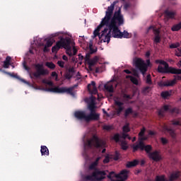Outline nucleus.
I'll use <instances>...</instances> for the list:
<instances>
[{"label":"nucleus","instance_id":"obj_1","mask_svg":"<svg viewBox=\"0 0 181 181\" xmlns=\"http://www.w3.org/2000/svg\"><path fill=\"white\" fill-rule=\"evenodd\" d=\"M101 160V157H98L94 162H93L88 167L89 170H94L91 175H86V180L90 181H103L105 179L107 173L105 170H100L97 168L98 163Z\"/></svg>","mask_w":181,"mask_h":181},{"label":"nucleus","instance_id":"obj_2","mask_svg":"<svg viewBox=\"0 0 181 181\" xmlns=\"http://www.w3.org/2000/svg\"><path fill=\"white\" fill-rule=\"evenodd\" d=\"M107 142L103 139H99L96 135H93L90 139L87 140L84 143V151H88V149H93L95 148L96 149H103L102 153H105L107 149Z\"/></svg>","mask_w":181,"mask_h":181},{"label":"nucleus","instance_id":"obj_3","mask_svg":"<svg viewBox=\"0 0 181 181\" xmlns=\"http://www.w3.org/2000/svg\"><path fill=\"white\" fill-rule=\"evenodd\" d=\"M70 43H71L70 39L60 37L59 40L57 41L56 45L52 47V53H57L59 49H66V50H70L71 49Z\"/></svg>","mask_w":181,"mask_h":181},{"label":"nucleus","instance_id":"obj_4","mask_svg":"<svg viewBox=\"0 0 181 181\" xmlns=\"http://www.w3.org/2000/svg\"><path fill=\"white\" fill-rule=\"evenodd\" d=\"M78 85H75L70 88L62 87L59 88V86H55L54 88H45V91H49V93H55L57 94H63L66 93V94H70V95H74L73 93V90L77 87Z\"/></svg>","mask_w":181,"mask_h":181},{"label":"nucleus","instance_id":"obj_5","mask_svg":"<svg viewBox=\"0 0 181 181\" xmlns=\"http://www.w3.org/2000/svg\"><path fill=\"white\" fill-rule=\"evenodd\" d=\"M135 64L136 67L139 70L143 76L146 74V72L148 71V67H151V60L147 59L146 63H145V61L140 58L136 59Z\"/></svg>","mask_w":181,"mask_h":181},{"label":"nucleus","instance_id":"obj_6","mask_svg":"<svg viewBox=\"0 0 181 181\" xmlns=\"http://www.w3.org/2000/svg\"><path fill=\"white\" fill-rule=\"evenodd\" d=\"M124 16L121 13V8L115 12L113 17L110 20L108 25L115 26H122L124 25Z\"/></svg>","mask_w":181,"mask_h":181},{"label":"nucleus","instance_id":"obj_7","mask_svg":"<svg viewBox=\"0 0 181 181\" xmlns=\"http://www.w3.org/2000/svg\"><path fill=\"white\" fill-rule=\"evenodd\" d=\"M35 69L36 71L30 74V78H40L41 76H47V74H49V71L47 69H45L43 64H35Z\"/></svg>","mask_w":181,"mask_h":181},{"label":"nucleus","instance_id":"obj_8","mask_svg":"<svg viewBox=\"0 0 181 181\" xmlns=\"http://www.w3.org/2000/svg\"><path fill=\"white\" fill-rule=\"evenodd\" d=\"M157 71L158 73H165V74H181V69L173 68L172 66H169V65H164L163 66L159 65L158 66Z\"/></svg>","mask_w":181,"mask_h":181},{"label":"nucleus","instance_id":"obj_9","mask_svg":"<svg viewBox=\"0 0 181 181\" xmlns=\"http://www.w3.org/2000/svg\"><path fill=\"white\" fill-rule=\"evenodd\" d=\"M133 152H136L139 149L140 151H145V152L148 154V156L151 155L152 153V146L149 144L145 145V144H143L142 142H140V144H134L132 146Z\"/></svg>","mask_w":181,"mask_h":181},{"label":"nucleus","instance_id":"obj_10","mask_svg":"<svg viewBox=\"0 0 181 181\" xmlns=\"http://www.w3.org/2000/svg\"><path fill=\"white\" fill-rule=\"evenodd\" d=\"M109 28L108 33H110V35L112 37H115L116 39H122V35H121V30H119V28H118V25H112L110 24H108L107 25Z\"/></svg>","mask_w":181,"mask_h":181},{"label":"nucleus","instance_id":"obj_11","mask_svg":"<svg viewBox=\"0 0 181 181\" xmlns=\"http://www.w3.org/2000/svg\"><path fill=\"white\" fill-rule=\"evenodd\" d=\"M149 30H152L153 33L154 35L153 42L156 43V45H158V43H160L161 37H160V30L159 29H157L153 25H151L147 29V33H149Z\"/></svg>","mask_w":181,"mask_h":181},{"label":"nucleus","instance_id":"obj_12","mask_svg":"<svg viewBox=\"0 0 181 181\" xmlns=\"http://www.w3.org/2000/svg\"><path fill=\"white\" fill-rule=\"evenodd\" d=\"M115 8V7L112 6V4L107 7V10L105 12V16L102 20L103 22H105V23H107L108 25V23L111 21V17L112 16Z\"/></svg>","mask_w":181,"mask_h":181},{"label":"nucleus","instance_id":"obj_13","mask_svg":"<svg viewBox=\"0 0 181 181\" xmlns=\"http://www.w3.org/2000/svg\"><path fill=\"white\" fill-rule=\"evenodd\" d=\"M115 105L117 107L115 108V115L119 117V115H121V112L124 110V103L119 100H115Z\"/></svg>","mask_w":181,"mask_h":181},{"label":"nucleus","instance_id":"obj_14","mask_svg":"<svg viewBox=\"0 0 181 181\" xmlns=\"http://www.w3.org/2000/svg\"><path fill=\"white\" fill-rule=\"evenodd\" d=\"M74 117L76 119L79 121H86L87 122V115H86V111L77 110L74 112Z\"/></svg>","mask_w":181,"mask_h":181},{"label":"nucleus","instance_id":"obj_15","mask_svg":"<svg viewBox=\"0 0 181 181\" xmlns=\"http://www.w3.org/2000/svg\"><path fill=\"white\" fill-rule=\"evenodd\" d=\"M149 159H152L154 162H159V160H162V156L160 155V152L158 151H154L148 155Z\"/></svg>","mask_w":181,"mask_h":181},{"label":"nucleus","instance_id":"obj_16","mask_svg":"<svg viewBox=\"0 0 181 181\" xmlns=\"http://www.w3.org/2000/svg\"><path fill=\"white\" fill-rule=\"evenodd\" d=\"M117 180L115 181H126L128 179V170H123L120 173L116 175Z\"/></svg>","mask_w":181,"mask_h":181},{"label":"nucleus","instance_id":"obj_17","mask_svg":"<svg viewBox=\"0 0 181 181\" xmlns=\"http://www.w3.org/2000/svg\"><path fill=\"white\" fill-rule=\"evenodd\" d=\"M103 26H108V24L105 21H102L100 24L93 31L94 37H97V36H99V39H101L102 37H101V35H100V31L101 30V28H103Z\"/></svg>","mask_w":181,"mask_h":181},{"label":"nucleus","instance_id":"obj_18","mask_svg":"<svg viewBox=\"0 0 181 181\" xmlns=\"http://www.w3.org/2000/svg\"><path fill=\"white\" fill-rule=\"evenodd\" d=\"M88 90L90 94H93L94 95L98 94V90H97V86H95V81H92L91 83L88 85Z\"/></svg>","mask_w":181,"mask_h":181},{"label":"nucleus","instance_id":"obj_19","mask_svg":"<svg viewBox=\"0 0 181 181\" xmlns=\"http://www.w3.org/2000/svg\"><path fill=\"white\" fill-rule=\"evenodd\" d=\"M169 112V105H165L161 108L158 110V115L160 118H163L165 117V114Z\"/></svg>","mask_w":181,"mask_h":181},{"label":"nucleus","instance_id":"obj_20","mask_svg":"<svg viewBox=\"0 0 181 181\" xmlns=\"http://www.w3.org/2000/svg\"><path fill=\"white\" fill-rule=\"evenodd\" d=\"M87 122L90 121H100V113H90L87 115Z\"/></svg>","mask_w":181,"mask_h":181},{"label":"nucleus","instance_id":"obj_21","mask_svg":"<svg viewBox=\"0 0 181 181\" xmlns=\"http://www.w3.org/2000/svg\"><path fill=\"white\" fill-rule=\"evenodd\" d=\"M74 73H76V70H74V68L70 67L65 73V78L66 80H71V78H73V76H74Z\"/></svg>","mask_w":181,"mask_h":181},{"label":"nucleus","instance_id":"obj_22","mask_svg":"<svg viewBox=\"0 0 181 181\" xmlns=\"http://www.w3.org/2000/svg\"><path fill=\"white\" fill-rule=\"evenodd\" d=\"M159 87H172L175 86V81H160L158 83Z\"/></svg>","mask_w":181,"mask_h":181},{"label":"nucleus","instance_id":"obj_23","mask_svg":"<svg viewBox=\"0 0 181 181\" xmlns=\"http://www.w3.org/2000/svg\"><path fill=\"white\" fill-rule=\"evenodd\" d=\"M104 88L107 93H110V97H112V93H114V85L112 83H107L104 85Z\"/></svg>","mask_w":181,"mask_h":181},{"label":"nucleus","instance_id":"obj_24","mask_svg":"<svg viewBox=\"0 0 181 181\" xmlns=\"http://www.w3.org/2000/svg\"><path fill=\"white\" fill-rule=\"evenodd\" d=\"M163 129L170 135L173 139H175L176 138V133L175 132V130H173L172 128L168 127L167 125H164Z\"/></svg>","mask_w":181,"mask_h":181},{"label":"nucleus","instance_id":"obj_25","mask_svg":"<svg viewBox=\"0 0 181 181\" xmlns=\"http://www.w3.org/2000/svg\"><path fill=\"white\" fill-rule=\"evenodd\" d=\"M3 73H4L5 74H8V76H10L11 77H13L14 78H17L18 80H20L21 81H22V83H24L25 84H29V82H28L23 78H21V77H19V76L18 75H15L13 74L7 72L6 71H3Z\"/></svg>","mask_w":181,"mask_h":181},{"label":"nucleus","instance_id":"obj_26","mask_svg":"<svg viewBox=\"0 0 181 181\" xmlns=\"http://www.w3.org/2000/svg\"><path fill=\"white\" fill-rule=\"evenodd\" d=\"M95 108H97V107L95 106V103H94V101H92V102L88 103V109L90 111V114H98L95 112Z\"/></svg>","mask_w":181,"mask_h":181},{"label":"nucleus","instance_id":"obj_27","mask_svg":"<svg viewBox=\"0 0 181 181\" xmlns=\"http://www.w3.org/2000/svg\"><path fill=\"white\" fill-rule=\"evenodd\" d=\"M139 165V160H134L133 161H128L126 164V168L131 169V168H135V166H138Z\"/></svg>","mask_w":181,"mask_h":181},{"label":"nucleus","instance_id":"obj_28","mask_svg":"<svg viewBox=\"0 0 181 181\" xmlns=\"http://www.w3.org/2000/svg\"><path fill=\"white\" fill-rule=\"evenodd\" d=\"M179 176H180V171H175L170 174L169 177V181H175L177 179H179Z\"/></svg>","mask_w":181,"mask_h":181},{"label":"nucleus","instance_id":"obj_29","mask_svg":"<svg viewBox=\"0 0 181 181\" xmlns=\"http://www.w3.org/2000/svg\"><path fill=\"white\" fill-rule=\"evenodd\" d=\"M111 40V35H110V33H107L105 35L103 36L100 39V43H110V41Z\"/></svg>","mask_w":181,"mask_h":181},{"label":"nucleus","instance_id":"obj_30","mask_svg":"<svg viewBox=\"0 0 181 181\" xmlns=\"http://www.w3.org/2000/svg\"><path fill=\"white\" fill-rule=\"evenodd\" d=\"M175 15H176V13H175L173 11H170L168 10H166L165 11V16L167 19H174Z\"/></svg>","mask_w":181,"mask_h":181},{"label":"nucleus","instance_id":"obj_31","mask_svg":"<svg viewBox=\"0 0 181 181\" xmlns=\"http://www.w3.org/2000/svg\"><path fill=\"white\" fill-rule=\"evenodd\" d=\"M134 114V110L132 107H128L124 110V118H128L129 115H132Z\"/></svg>","mask_w":181,"mask_h":181},{"label":"nucleus","instance_id":"obj_32","mask_svg":"<svg viewBox=\"0 0 181 181\" xmlns=\"http://www.w3.org/2000/svg\"><path fill=\"white\" fill-rule=\"evenodd\" d=\"M40 152L42 156H49V148L46 146H41Z\"/></svg>","mask_w":181,"mask_h":181},{"label":"nucleus","instance_id":"obj_33","mask_svg":"<svg viewBox=\"0 0 181 181\" xmlns=\"http://www.w3.org/2000/svg\"><path fill=\"white\" fill-rule=\"evenodd\" d=\"M97 62H98V58L95 57L92 59H89V61L86 63L88 64V66H90V67H93V66H95V63H97Z\"/></svg>","mask_w":181,"mask_h":181},{"label":"nucleus","instance_id":"obj_34","mask_svg":"<svg viewBox=\"0 0 181 181\" xmlns=\"http://www.w3.org/2000/svg\"><path fill=\"white\" fill-rule=\"evenodd\" d=\"M162 98H164V100H166V98H168V97H170V95H172V90H170V92L168 90L165 91H163L160 94Z\"/></svg>","mask_w":181,"mask_h":181},{"label":"nucleus","instance_id":"obj_35","mask_svg":"<svg viewBox=\"0 0 181 181\" xmlns=\"http://www.w3.org/2000/svg\"><path fill=\"white\" fill-rule=\"evenodd\" d=\"M180 29H181V22L173 25L171 28V30L173 32H179V30H180Z\"/></svg>","mask_w":181,"mask_h":181},{"label":"nucleus","instance_id":"obj_36","mask_svg":"<svg viewBox=\"0 0 181 181\" xmlns=\"http://www.w3.org/2000/svg\"><path fill=\"white\" fill-rule=\"evenodd\" d=\"M127 78H129L130 81H132V83H133V84H135V86H138L139 82H138V79L132 76H126Z\"/></svg>","mask_w":181,"mask_h":181},{"label":"nucleus","instance_id":"obj_37","mask_svg":"<svg viewBox=\"0 0 181 181\" xmlns=\"http://www.w3.org/2000/svg\"><path fill=\"white\" fill-rule=\"evenodd\" d=\"M119 145L123 151H127V149H128V144L127 143V141L122 140L120 141Z\"/></svg>","mask_w":181,"mask_h":181},{"label":"nucleus","instance_id":"obj_38","mask_svg":"<svg viewBox=\"0 0 181 181\" xmlns=\"http://www.w3.org/2000/svg\"><path fill=\"white\" fill-rule=\"evenodd\" d=\"M45 66L48 67V69H51V70H54L56 69V65L53 64V62H46Z\"/></svg>","mask_w":181,"mask_h":181},{"label":"nucleus","instance_id":"obj_39","mask_svg":"<svg viewBox=\"0 0 181 181\" xmlns=\"http://www.w3.org/2000/svg\"><path fill=\"white\" fill-rule=\"evenodd\" d=\"M89 50L90 54H94V53H97V47L93 48V44H89Z\"/></svg>","mask_w":181,"mask_h":181},{"label":"nucleus","instance_id":"obj_40","mask_svg":"<svg viewBox=\"0 0 181 181\" xmlns=\"http://www.w3.org/2000/svg\"><path fill=\"white\" fill-rule=\"evenodd\" d=\"M155 181H168L165 175H156Z\"/></svg>","mask_w":181,"mask_h":181},{"label":"nucleus","instance_id":"obj_41","mask_svg":"<svg viewBox=\"0 0 181 181\" xmlns=\"http://www.w3.org/2000/svg\"><path fill=\"white\" fill-rule=\"evenodd\" d=\"M155 63H156V64H163V66H168V65H169V64H168V62H166L162 59H157L155 61Z\"/></svg>","mask_w":181,"mask_h":181},{"label":"nucleus","instance_id":"obj_42","mask_svg":"<svg viewBox=\"0 0 181 181\" xmlns=\"http://www.w3.org/2000/svg\"><path fill=\"white\" fill-rule=\"evenodd\" d=\"M168 112H170V114H179L180 111H179V109H177V107H174V108L169 107Z\"/></svg>","mask_w":181,"mask_h":181},{"label":"nucleus","instance_id":"obj_43","mask_svg":"<svg viewBox=\"0 0 181 181\" xmlns=\"http://www.w3.org/2000/svg\"><path fill=\"white\" fill-rule=\"evenodd\" d=\"M122 35V37L124 38H126V39H128L129 37V33H128V31L127 30H124V32H121V34Z\"/></svg>","mask_w":181,"mask_h":181},{"label":"nucleus","instance_id":"obj_44","mask_svg":"<svg viewBox=\"0 0 181 181\" xmlns=\"http://www.w3.org/2000/svg\"><path fill=\"white\" fill-rule=\"evenodd\" d=\"M150 92H151V87H149V86H146L142 90V93L145 94V95L149 93Z\"/></svg>","mask_w":181,"mask_h":181},{"label":"nucleus","instance_id":"obj_45","mask_svg":"<svg viewBox=\"0 0 181 181\" xmlns=\"http://www.w3.org/2000/svg\"><path fill=\"white\" fill-rule=\"evenodd\" d=\"M120 138H121V136L118 133L115 134L113 136L114 141H115V142H117V143L121 142V140H119Z\"/></svg>","mask_w":181,"mask_h":181},{"label":"nucleus","instance_id":"obj_46","mask_svg":"<svg viewBox=\"0 0 181 181\" xmlns=\"http://www.w3.org/2000/svg\"><path fill=\"white\" fill-rule=\"evenodd\" d=\"M123 132H129L131 131V129H129V124H125L123 128Z\"/></svg>","mask_w":181,"mask_h":181},{"label":"nucleus","instance_id":"obj_47","mask_svg":"<svg viewBox=\"0 0 181 181\" xmlns=\"http://www.w3.org/2000/svg\"><path fill=\"white\" fill-rule=\"evenodd\" d=\"M146 83V84H152V77L151 76V74L147 75Z\"/></svg>","mask_w":181,"mask_h":181},{"label":"nucleus","instance_id":"obj_48","mask_svg":"<svg viewBox=\"0 0 181 181\" xmlns=\"http://www.w3.org/2000/svg\"><path fill=\"white\" fill-rule=\"evenodd\" d=\"M147 140H148V138L146 136H140L139 138V143L138 144H141V142H142L143 144H145L144 142V141H147Z\"/></svg>","mask_w":181,"mask_h":181},{"label":"nucleus","instance_id":"obj_49","mask_svg":"<svg viewBox=\"0 0 181 181\" xmlns=\"http://www.w3.org/2000/svg\"><path fill=\"white\" fill-rule=\"evenodd\" d=\"M179 46H180L179 42L171 44L170 45V49H177V47H179Z\"/></svg>","mask_w":181,"mask_h":181},{"label":"nucleus","instance_id":"obj_50","mask_svg":"<svg viewBox=\"0 0 181 181\" xmlns=\"http://www.w3.org/2000/svg\"><path fill=\"white\" fill-rule=\"evenodd\" d=\"M145 131H146V129H145V127H143L140 132L139 133V136L141 137V136H145Z\"/></svg>","mask_w":181,"mask_h":181},{"label":"nucleus","instance_id":"obj_51","mask_svg":"<svg viewBox=\"0 0 181 181\" xmlns=\"http://www.w3.org/2000/svg\"><path fill=\"white\" fill-rule=\"evenodd\" d=\"M45 46L47 47H52V46H53V42H52L50 40H48Z\"/></svg>","mask_w":181,"mask_h":181},{"label":"nucleus","instance_id":"obj_52","mask_svg":"<svg viewBox=\"0 0 181 181\" xmlns=\"http://www.w3.org/2000/svg\"><path fill=\"white\" fill-rule=\"evenodd\" d=\"M113 159L114 160H118V159H119V153H118V151H115Z\"/></svg>","mask_w":181,"mask_h":181},{"label":"nucleus","instance_id":"obj_53","mask_svg":"<svg viewBox=\"0 0 181 181\" xmlns=\"http://www.w3.org/2000/svg\"><path fill=\"white\" fill-rule=\"evenodd\" d=\"M177 80H181V75H175L174 76V79L172 80L171 81H175V84H176V81Z\"/></svg>","mask_w":181,"mask_h":181},{"label":"nucleus","instance_id":"obj_54","mask_svg":"<svg viewBox=\"0 0 181 181\" xmlns=\"http://www.w3.org/2000/svg\"><path fill=\"white\" fill-rule=\"evenodd\" d=\"M57 64L62 69H64V62H63V61H58L57 62Z\"/></svg>","mask_w":181,"mask_h":181},{"label":"nucleus","instance_id":"obj_55","mask_svg":"<svg viewBox=\"0 0 181 181\" xmlns=\"http://www.w3.org/2000/svg\"><path fill=\"white\" fill-rule=\"evenodd\" d=\"M90 53H87L86 57H85V62L87 63L88 61H90Z\"/></svg>","mask_w":181,"mask_h":181},{"label":"nucleus","instance_id":"obj_56","mask_svg":"<svg viewBox=\"0 0 181 181\" xmlns=\"http://www.w3.org/2000/svg\"><path fill=\"white\" fill-rule=\"evenodd\" d=\"M11 65V63L4 62L3 67L4 69H9V66Z\"/></svg>","mask_w":181,"mask_h":181},{"label":"nucleus","instance_id":"obj_57","mask_svg":"<svg viewBox=\"0 0 181 181\" xmlns=\"http://www.w3.org/2000/svg\"><path fill=\"white\" fill-rule=\"evenodd\" d=\"M123 98H125L126 100L132 99V98L129 95H127V93L123 94Z\"/></svg>","mask_w":181,"mask_h":181},{"label":"nucleus","instance_id":"obj_58","mask_svg":"<svg viewBox=\"0 0 181 181\" xmlns=\"http://www.w3.org/2000/svg\"><path fill=\"white\" fill-rule=\"evenodd\" d=\"M160 141H161L163 145H166V144H168V139H166V138L162 137L160 139Z\"/></svg>","mask_w":181,"mask_h":181},{"label":"nucleus","instance_id":"obj_59","mask_svg":"<svg viewBox=\"0 0 181 181\" xmlns=\"http://www.w3.org/2000/svg\"><path fill=\"white\" fill-rule=\"evenodd\" d=\"M51 76L52 77H56L55 80L57 81V78L59 77V75H57V73L56 71L52 72Z\"/></svg>","mask_w":181,"mask_h":181},{"label":"nucleus","instance_id":"obj_60","mask_svg":"<svg viewBox=\"0 0 181 181\" xmlns=\"http://www.w3.org/2000/svg\"><path fill=\"white\" fill-rule=\"evenodd\" d=\"M110 163V156H107L103 160V163Z\"/></svg>","mask_w":181,"mask_h":181},{"label":"nucleus","instance_id":"obj_61","mask_svg":"<svg viewBox=\"0 0 181 181\" xmlns=\"http://www.w3.org/2000/svg\"><path fill=\"white\" fill-rule=\"evenodd\" d=\"M122 138H123V139H127V138H128V139H131V137H129V135H128L125 133L122 134Z\"/></svg>","mask_w":181,"mask_h":181},{"label":"nucleus","instance_id":"obj_62","mask_svg":"<svg viewBox=\"0 0 181 181\" xmlns=\"http://www.w3.org/2000/svg\"><path fill=\"white\" fill-rule=\"evenodd\" d=\"M171 122H172V125H180V122L179 121L173 120Z\"/></svg>","mask_w":181,"mask_h":181},{"label":"nucleus","instance_id":"obj_63","mask_svg":"<svg viewBox=\"0 0 181 181\" xmlns=\"http://www.w3.org/2000/svg\"><path fill=\"white\" fill-rule=\"evenodd\" d=\"M108 32V28H105L103 31H102V34L100 35L101 37H103L104 35H105V33Z\"/></svg>","mask_w":181,"mask_h":181},{"label":"nucleus","instance_id":"obj_64","mask_svg":"<svg viewBox=\"0 0 181 181\" xmlns=\"http://www.w3.org/2000/svg\"><path fill=\"white\" fill-rule=\"evenodd\" d=\"M103 129H105L106 131H110V130H111V126L105 125V126H103Z\"/></svg>","mask_w":181,"mask_h":181}]
</instances>
